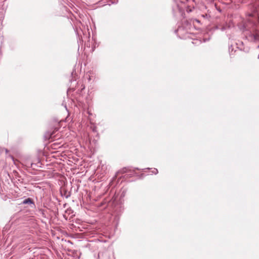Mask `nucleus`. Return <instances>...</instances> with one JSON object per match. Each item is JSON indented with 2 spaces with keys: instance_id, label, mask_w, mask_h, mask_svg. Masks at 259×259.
<instances>
[{
  "instance_id": "4",
  "label": "nucleus",
  "mask_w": 259,
  "mask_h": 259,
  "mask_svg": "<svg viewBox=\"0 0 259 259\" xmlns=\"http://www.w3.org/2000/svg\"><path fill=\"white\" fill-rule=\"evenodd\" d=\"M53 133H54V132L52 133H50V137L52 136V135H53Z\"/></svg>"
},
{
  "instance_id": "1",
  "label": "nucleus",
  "mask_w": 259,
  "mask_h": 259,
  "mask_svg": "<svg viewBox=\"0 0 259 259\" xmlns=\"http://www.w3.org/2000/svg\"><path fill=\"white\" fill-rule=\"evenodd\" d=\"M129 170L126 167H124L122 169H121V170H120L118 172H117V175L118 174H124V173H126L127 172H128Z\"/></svg>"
},
{
  "instance_id": "2",
  "label": "nucleus",
  "mask_w": 259,
  "mask_h": 259,
  "mask_svg": "<svg viewBox=\"0 0 259 259\" xmlns=\"http://www.w3.org/2000/svg\"><path fill=\"white\" fill-rule=\"evenodd\" d=\"M32 203V200L30 198H28L23 201V204H31Z\"/></svg>"
},
{
  "instance_id": "3",
  "label": "nucleus",
  "mask_w": 259,
  "mask_h": 259,
  "mask_svg": "<svg viewBox=\"0 0 259 259\" xmlns=\"http://www.w3.org/2000/svg\"><path fill=\"white\" fill-rule=\"evenodd\" d=\"M58 127H55L54 128V132L55 131H57V130H58Z\"/></svg>"
}]
</instances>
